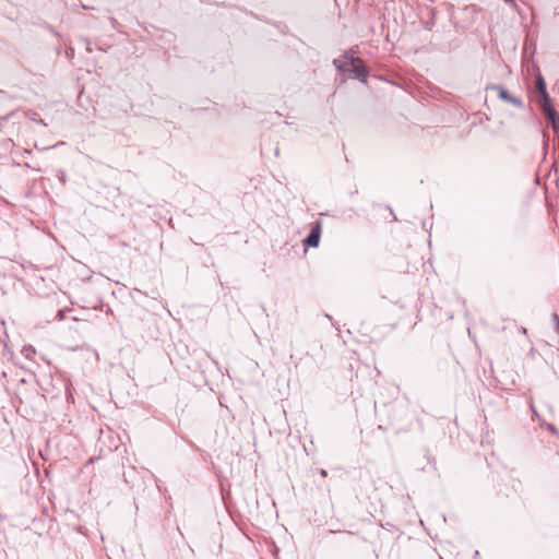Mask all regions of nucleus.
Segmentation results:
<instances>
[{"label":"nucleus","mask_w":559,"mask_h":559,"mask_svg":"<svg viewBox=\"0 0 559 559\" xmlns=\"http://www.w3.org/2000/svg\"><path fill=\"white\" fill-rule=\"evenodd\" d=\"M320 234H321L320 226L317 225L316 227H313L311 229L310 234L305 239V243L309 247H317L319 245Z\"/></svg>","instance_id":"20e7f679"},{"label":"nucleus","mask_w":559,"mask_h":559,"mask_svg":"<svg viewBox=\"0 0 559 559\" xmlns=\"http://www.w3.org/2000/svg\"><path fill=\"white\" fill-rule=\"evenodd\" d=\"M320 474H321L322 476H326V475H328V473H326V471H325V469H321V471H320Z\"/></svg>","instance_id":"1a4fd4ad"},{"label":"nucleus","mask_w":559,"mask_h":559,"mask_svg":"<svg viewBox=\"0 0 559 559\" xmlns=\"http://www.w3.org/2000/svg\"><path fill=\"white\" fill-rule=\"evenodd\" d=\"M542 108L547 118L551 121L554 131L559 132V115L551 106L549 96L547 100L543 99Z\"/></svg>","instance_id":"f03ea898"},{"label":"nucleus","mask_w":559,"mask_h":559,"mask_svg":"<svg viewBox=\"0 0 559 559\" xmlns=\"http://www.w3.org/2000/svg\"><path fill=\"white\" fill-rule=\"evenodd\" d=\"M536 88L542 94L543 99L547 100V97L549 96L546 90V83L544 81V78L542 75H538L536 79Z\"/></svg>","instance_id":"39448f33"},{"label":"nucleus","mask_w":559,"mask_h":559,"mask_svg":"<svg viewBox=\"0 0 559 559\" xmlns=\"http://www.w3.org/2000/svg\"><path fill=\"white\" fill-rule=\"evenodd\" d=\"M24 353H25V356L28 357V354L27 353H35V348L29 346V347H25L24 348Z\"/></svg>","instance_id":"423d86ee"},{"label":"nucleus","mask_w":559,"mask_h":559,"mask_svg":"<svg viewBox=\"0 0 559 559\" xmlns=\"http://www.w3.org/2000/svg\"><path fill=\"white\" fill-rule=\"evenodd\" d=\"M493 90L498 91V95L501 99L507 103L514 105L518 108L523 106V102L514 96H512L508 91H506L502 86H493Z\"/></svg>","instance_id":"7ed1b4c3"},{"label":"nucleus","mask_w":559,"mask_h":559,"mask_svg":"<svg viewBox=\"0 0 559 559\" xmlns=\"http://www.w3.org/2000/svg\"><path fill=\"white\" fill-rule=\"evenodd\" d=\"M555 321H556V332L559 334V317L555 314Z\"/></svg>","instance_id":"0eeeda50"},{"label":"nucleus","mask_w":559,"mask_h":559,"mask_svg":"<svg viewBox=\"0 0 559 559\" xmlns=\"http://www.w3.org/2000/svg\"><path fill=\"white\" fill-rule=\"evenodd\" d=\"M506 2H513L514 0H504Z\"/></svg>","instance_id":"9d476101"},{"label":"nucleus","mask_w":559,"mask_h":559,"mask_svg":"<svg viewBox=\"0 0 559 559\" xmlns=\"http://www.w3.org/2000/svg\"><path fill=\"white\" fill-rule=\"evenodd\" d=\"M34 121L39 123V124H41V126H46V123L44 122L43 119H38V120L34 119Z\"/></svg>","instance_id":"6e6552de"},{"label":"nucleus","mask_w":559,"mask_h":559,"mask_svg":"<svg viewBox=\"0 0 559 559\" xmlns=\"http://www.w3.org/2000/svg\"><path fill=\"white\" fill-rule=\"evenodd\" d=\"M333 63L340 71L354 73L356 79L361 82H366L368 73L366 66L360 58H345L343 60L334 59Z\"/></svg>","instance_id":"f257e3e1"}]
</instances>
